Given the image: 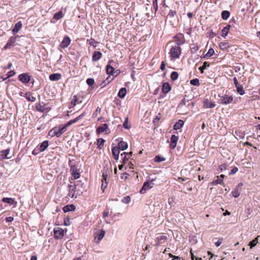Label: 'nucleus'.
<instances>
[{
	"instance_id": "f257e3e1",
	"label": "nucleus",
	"mask_w": 260,
	"mask_h": 260,
	"mask_svg": "<svg viewBox=\"0 0 260 260\" xmlns=\"http://www.w3.org/2000/svg\"><path fill=\"white\" fill-rule=\"evenodd\" d=\"M181 53V49L180 46H172L169 53L171 60H175L176 59L179 58Z\"/></svg>"
},
{
	"instance_id": "f03ea898",
	"label": "nucleus",
	"mask_w": 260,
	"mask_h": 260,
	"mask_svg": "<svg viewBox=\"0 0 260 260\" xmlns=\"http://www.w3.org/2000/svg\"><path fill=\"white\" fill-rule=\"evenodd\" d=\"M49 103H45L44 102H39L36 103V110L41 113H44L46 111H50L51 110V107L49 106Z\"/></svg>"
},
{
	"instance_id": "7ed1b4c3",
	"label": "nucleus",
	"mask_w": 260,
	"mask_h": 260,
	"mask_svg": "<svg viewBox=\"0 0 260 260\" xmlns=\"http://www.w3.org/2000/svg\"><path fill=\"white\" fill-rule=\"evenodd\" d=\"M234 100L232 95L224 94L220 96V103L222 105H228L233 102Z\"/></svg>"
},
{
	"instance_id": "20e7f679",
	"label": "nucleus",
	"mask_w": 260,
	"mask_h": 260,
	"mask_svg": "<svg viewBox=\"0 0 260 260\" xmlns=\"http://www.w3.org/2000/svg\"><path fill=\"white\" fill-rule=\"evenodd\" d=\"M81 182V181H78L77 182V183L74 184V185L71 184L68 185V189H69V193L68 196L71 198H73L75 197V192L76 191V188L77 186L79 185V183Z\"/></svg>"
},
{
	"instance_id": "39448f33",
	"label": "nucleus",
	"mask_w": 260,
	"mask_h": 260,
	"mask_svg": "<svg viewBox=\"0 0 260 260\" xmlns=\"http://www.w3.org/2000/svg\"><path fill=\"white\" fill-rule=\"evenodd\" d=\"M64 236V231L60 228H56L54 230V236L56 239H61Z\"/></svg>"
},
{
	"instance_id": "423d86ee",
	"label": "nucleus",
	"mask_w": 260,
	"mask_h": 260,
	"mask_svg": "<svg viewBox=\"0 0 260 260\" xmlns=\"http://www.w3.org/2000/svg\"><path fill=\"white\" fill-rule=\"evenodd\" d=\"M174 39L176 40V45L178 46L183 44L185 42L184 36L182 34H179L174 37Z\"/></svg>"
},
{
	"instance_id": "0eeeda50",
	"label": "nucleus",
	"mask_w": 260,
	"mask_h": 260,
	"mask_svg": "<svg viewBox=\"0 0 260 260\" xmlns=\"http://www.w3.org/2000/svg\"><path fill=\"white\" fill-rule=\"evenodd\" d=\"M18 79L22 83L27 84L30 81V76L27 73H23L18 76Z\"/></svg>"
},
{
	"instance_id": "6e6552de",
	"label": "nucleus",
	"mask_w": 260,
	"mask_h": 260,
	"mask_svg": "<svg viewBox=\"0 0 260 260\" xmlns=\"http://www.w3.org/2000/svg\"><path fill=\"white\" fill-rule=\"evenodd\" d=\"M16 37H13V36L9 38L7 44L4 47V49L6 50V49H10L11 47H13L14 46V44L16 42Z\"/></svg>"
},
{
	"instance_id": "1a4fd4ad",
	"label": "nucleus",
	"mask_w": 260,
	"mask_h": 260,
	"mask_svg": "<svg viewBox=\"0 0 260 260\" xmlns=\"http://www.w3.org/2000/svg\"><path fill=\"white\" fill-rule=\"evenodd\" d=\"M168 17L172 19L171 21H172V25H174V22H178V17L177 16V13L176 11L171 10L168 15Z\"/></svg>"
},
{
	"instance_id": "9d476101",
	"label": "nucleus",
	"mask_w": 260,
	"mask_h": 260,
	"mask_svg": "<svg viewBox=\"0 0 260 260\" xmlns=\"http://www.w3.org/2000/svg\"><path fill=\"white\" fill-rule=\"evenodd\" d=\"M243 186L242 183H240L234 188V190L232 192V196L235 198H238L241 193V187Z\"/></svg>"
},
{
	"instance_id": "9b49d317",
	"label": "nucleus",
	"mask_w": 260,
	"mask_h": 260,
	"mask_svg": "<svg viewBox=\"0 0 260 260\" xmlns=\"http://www.w3.org/2000/svg\"><path fill=\"white\" fill-rule=\"evenodd\" d=\"M71 39L68 36H66L64 37L63 40L61 42L59 46L61 48H67L70 44L71 43Z\"/></svg>"
},
{
	"instance_id": "f8f14e48",
	"label": "nucleus",
	"mask_w": 260,
	"mask_h": 260,
	"mask_svg": "<svg viewBox=\"0 0 260 260\" xmlns=\"http://www.w3.org/2000/svg\"><path fill=\"white\" fill-rule=\"evenodd\" d=\"M71 172L75 179H78L80 176V173L78 172V170L75 166H71Z\"/></svg>"
},
{
	"instance_id": "ddd939ff",
	"label": "nucleus",
	"mask_w": 260,
	"mask_h": 260,
	"mask_svg": "<svg viewBox=\"0 0 260 260\" xmlns=\"http://www.w3.org/2000/svg\"><path fill=\"white\" fill-rule=\"evenodd\" d=\"M63 16V15L62 13V11H60L54 14L53 18L51 20V22L55 23L56 20H58L62 18Z\"/></svg>"
},
{
	"instance_id": "4468645a",
	"label": "nucleus",
	"mask_w": 260,
	"mask_h": 260,
	"mask_svg": "<svg viewBox=\"0 0 260 260\" xmlns=\"http://www.w3.org/2000/svg\"><path fill=\"white\" fill-rule=\"evenodd\" d=\"M119 150H124L128 147V144L127 142L121 140L118 142V145L116 146Z\"/></svg>"
},
{
	"instance_id": "2eb2a0df",
	"label": "nucleus",
	"mask_w": 260,
	"mask_h": 260,
	"mask_svg": "<svg viewBox=\"0 0 260 260\" xmlns=\"http://www.w3.org/2000/svg\"><path fill=\"white\" fill-rule=\"evenodd\" d=\"M56 128L57 137H59L63 133L67 131V127L64 125H60L59 127H55Z\"/></svg>"
},
{
	"instance_id": "dca6fc26",
	"label": "nucleus",
	"mask_w": 260,
	"mask_h": 260,
	"mask_svg": "<svg viewBox=\"0 0 260 260\" xmlns=\"http://www.w3.org/2000/svg\"><path fill=\"white\" fill-rule=\"evenodd\" d=\"M102 57V53L98 51H95L93 53V55L92 56V60L93 61H96L100 60Z\"/></svg>"
},
{
	"instance_id": "f3484780",
	"label": "nucleus",
	"mask_w": 260,
	"mask_h": 260,
	"mask_svg": "<svg viewBox=\"0 0 260 260\" xmlns=\"http://www.w3.org/2000/svg\"><path fill=\"white\" fill-rule=\"evenodd\" d=\"M178 137L175 135H173L171 138L170 147L174 149L176 147Z\"/></svg>"
},
{
	"instance_id": "a211bd4d",
	"label": "nucleus",
	"mask_w": 260,
	"mask_h": 260,
	"mask_svg": "<svg viewBox=\"0 0 260 260\" xmlns=\"http://www.w3.org/2000/svg\"><path fill=\"white\" fill-rule=\"evenodd\" d=\"M105 235V231L104 230H102L100 233L99 234H98L96 236H95L94 240L96 243H99L104 238Z\"/></svg>"
},
{
	"instance_id": "6ab92c4d",
	"label": "nucleus",
	"mask_w": 260,
	"mask_h": 260,
	"mask_svg": "<svg viewBox=\"0 0 260 260\" xmlns=\"http://www.w3.org/2000/svg\"><path fill=\"white\" fill-rule=\"evenodd\" d=\"M108 130V126L107 124H103L96 128V133L100 134L104 132H107Z\"/></svg>"
},
{
	"instance_id": "aec40b11",
	"label": "nucleus",
	"mask_w": 260,
	"mask_h": 260,
	"mask_svg": "<svg viewBox=\"0 0 260 260\" xmlns=\"http://www.w3.org/2000/svg\"><path fill=\"white\" fill-rule=\"evenodd\" d=\"M76 209V207L73 204L67 205L63 207V211L64 213H67L69 211H74Z\"/></svg>"
},
{
	"instance_id": "412c9836",
	"label": "nucleus",
	"mask_w": 260,
	"mask_h": 260,
	"mask_svg": "<svg viewBox=\"0 0 260 260\" xmlns=\"http://www.w3.org/2000/svg\"><path fill=\"white\" fill-rule=\"evenodd\" d=\"M61 74L59 73H53L49 75V79L52 81H56L60 79Z\"/></svg>"
},
{
	"instance_id": "4be33fe9",
	"label": "nucleus",
	"mask_w": 260,
	"mask_h": 260,
	"mask_svg": "<svg viewBox=\"0 0 260 260\" xmlns=\"http://www.w3.org/2000/svg\"><path fill=\"white\" fill-rule=\"evenodd\" d=\"M214 102H210L208 99H206L204 101V107L206 108H212L215 106Z\"/></svg>"
},
{
	"instance_id": "5701e85b",
	"label": "nucleus",
	"mask_w": 260,
	"mask_h": 260,
	"mask_svg": "<svg viewBox=\"0 0 260 260\" xmlns=\"http://www.w3.org/2000/svg\"><path fill=\"white\" fill-rule=\"evenodd\" d=\"M231 27H232V25L230 24H229V25H227L224 27H223V28L221 30L222 34H221V36L222 37L225 38L228 34L230 29Z\"/></svg>"
},
{
	"instance_id": "b1692460",
	"label": "nucleus",
	"mask_w": 260,
	"mask_h": 260,
	"mask_svg": "<svg viewBox=\"0 0 260 260\" xmlns=\"http://www.w3.org/2000/svg\"><path fill=\"white\" fill-rule=\"evenodd\" d=\"M22 24L21 21L17 22L15 24L14 27L12 29V32L14 34L18 32L21 28Z\"/></svg>"
},
{
	"instance_id": "393cba45",
	"label": "nucleus",
	"mask_w": 260,
	"mask_h": 260,
	"mask_svg": "<svg viewBox=\"0 0 260 260\" xmlns=\"http://www.w3.org/2000/svg\"><path fill=\"white\" fill-rule=\"evenodd\" d=\"M171 88V86L168 83H164L162 86V91L165 94H166L170 91Z\"/></svg>"
},
{
	"instance_id": "a878e982",
	"label": "nucleus",
	"mask_w": 260,
	"mask_h": 260,
	"mask_svg": "<svg viewBox=\"0 0 260 260\" xmlns=\"http://www.w3.org/2000/svg\"><path fill=\"white\" fill-rule=\"evenodd\" d=\"M48 147V141L46 140L43 141L39 146V151H44Z\"/></svg>"
},
{
	"instance_id": "bb28decb",
	"label": "nucleus",
	"mask_w": 260,
	"mask_h": 260,
	"mask_svg": "<svg viewBox=\"0 0 260 260\" xmlns=\"http://www.w3.org/2000/svg\"><path fill=\"white\" fill-rule=\"evenodd\" d=\"M184 121L182 120H179L173 126V128L175 130H178L183 127L184 125Z\"/></svg>"
},
{
	"instance_id": "cd10ccee",
	"label": "nucleus",
	"mask_w": 260,
	"mask_h": 260,
	"mask_svg": "<svg viewBox=\"0 0 260 260\" xmlns=\"http://www.w3.org/2000/svg\"><path fill=\"white\" fill-rule=\"evenodd\" d=\"M148 178L149 179H147V189L152 188L153 185L156 184L155 179H150V177H148Z\"/></svg>"
},
{
	"instance_id": "c85d7f7f",
	"label": "nucleus",
	"mask_w": 260,
	"mask_h": 260,
	"mask_svg": "<svg viewBox=\"0 0 260 260\" xmlns=\"http://www.w3.org/2000/svg\"><path fill=\"white\" fill-rule=\"evenodd\" d=\"M133 152L131 151L129 153L123 152L120 154V156L122 159V162L123 164H125L127 161V155H132Z\"/></svg>"
},
{
	"instance_id": "c756f323",
	"label": "nucleus",
	"mask_w": 260,
	"mask_h": 260,
	"mask_svg": "<svg viewBox=\"0 0 260 260\" xmlns=\"http://www.w3.org/2000/svg\"><path fill=\"white\" fill-rule=\"evenodd\" d=\"M126 93V89L125 87L121 88L118 93V96L120 98H124Z\"/></svg>"
},
{
	"instance_id": "7c9ffc66",
	"label": "nucleus",
	"mask_w": 260,
	"mask_h": 260,
	"mask_svg": "<svg viewBox=\"0 0 260 260\" xmlns=\"http://www.w3.org/2000/svg\"><path fill=\"white\" fill-rule=\"evenodd\" d=\"M4 203H7L10 205H13L15 202L14 200L11 198H3L2 200Z\"/></svg>"
},
{
	"instance_id": "2f4dec72",
	"label": "nucleus",
	"mask_w": 260,
	"mask_h": 260,
	"mask_svg": "<svg viewBox=\"0 0 260 260\" xmlns=\"http://www.w3.org/2000/svg\"><path fill=\"white\" fill-rule=\"evenodd\" d=\"M114 70H115V69L113 67H112L110 64L107 65L106 72H107V74L114 75Z\"/></svg>"
},
{
	"instance_id": "473e14b6",
	"label": "nucleus",
	"mask_w": 260,
	"mask_h": 260,
	"mask_svg": "<svg viewBox=\"0 0 260 260\" xmlns=\"http://www.w3.org/2000/svg\"><path fill=\"white\" fill-rule=\"evenodd\" d=\"M219 46L221 50H226L230 46V44L228 42H221Z\"/></svg>"
},
{
	"instance_id": "72a5a7b5",
	"label": "nucleus",
	"mask_w": 260,
	"mask_h": 260,
	"mask_svg": "<svg viewBox=\"0 0 260 260\" xmlns=\"http://www.w3.org/2000/svg\"><path fill=\"white\" fill-rule=\"evenodd\" d=\"M221 17L223 20H226L230 16V13L229 11L224 10L221 12Z\"/></svg>"
},
{
	"instance_id": "f704fd0d",
	"label": "nucleus",
	"mask_w": 260,
	"mask_h": 260,
	"mask_svg": "<svg viewBox=\"0 0 260 260\" xmlns=\"http://www.w3.org/2000/svg\"><path fill=\"white\" fill-rule=\"evenodd\" d=\"M105 140L103 138H99L97 140V145L98 148L100 149H101L104 146V144L105 142Z\"/></svg>"
},
{
	"instance_id": "c9c22d12",
	"label": "nucleus",
	"mask_w": 260,
	"mask_h": 260,
	"mask_svg": "<svg viewBox=\"0 0 260 260\" xmlns=\"http://www.w3.org/2000/svg\"><path fill=\"white\" fill-rule=\"evenodd\" d=\"M25 98L28 101L34 102L36 99L35 97L31 96L30 92H26L25 93Z\"/></svg>"
},
{
	"instance_id": "e433bc0d",
	"label": "nucleus",
	"mask_w": 260,
	"mask_h": 260,
	"mask_svg": "<svg viewBox=\"0 0 260 260\" xmlns=\"http://www.w3.org/2000/svg\"><path fill=\"white\" fill-rule=\"evenodd\" d=\"M237 91L240 95H243L245 93L244 90L243 89V87L242 85L240 84L238 86H236Z\"/></svg>"
},
{
	"instance_id": "4c0bfd02",
	"label": "nucleus",
	"mask_w": 260,
	"mask_h": 260,
	"mask_svg": "<svg viewBox=\"0 0 260 260\" xmlns=\"http://www.w3.org/2000/svg\"><path fill=\"white\" fill-rule=\"evenodd\" d=\"M210 63L208 62L205 61L203 63V64L202 66L199 67V70L200 71L201 73H203L204 72V70L206 69L207 67H209Z\"/></svg>"
},
{
	"instance_id": "58836bf2",
	"label": "nucleus",
	"mask_w": 260,
	"mask_h": 260,
	"mask_svg": "<svg viewBox=\"0 0 260 260\" xmlns=\"http://www.w3.org/2000/svg\"><path fill=\"white\" fill-rule=\"evenodd\" d=\"M10 152V149H7L6 150H3L1 151V153H2V155L4 156L3 158H10V157L8 156Z\"/></svg>"
},
{
	"instance_id": "ea45409f",
	"label": "nucleus",
	"mask_w": 260,
	"mask_h": 260,
	"mask_svg": "<svg viewBox=\"0 0 260 260\" xmlns=\"http://www.w3.org/2000/svg\"><path fill=\"white\" fill-rule=\"evenodd\" d=\"M213 185H216L217 184H221L224 186L223 180L219 178V176H217V179L213 182Z\"/></svg>"
},
{
	"instance_id": "a19ab883",
	"label": "nucleus",
	"mask_w": 260,
	"mask_h": 260,
	"mask_svg": "<svg viewBox=\"0 0 260 260\" xmlns=\"http://www.w3.org/2000/svg\"><path fill=\"white\" fill-rule=\"evenodd\" d=\"M259 236H258L257 237H256L255 239L252 240L251 241H250L248 244L249 246H250V248L251 249L253 247H254L257 242L258 238Z\"/></svg>"
},
{
	"instance_id": "79ce46f5",
	"label": "nucleus",
	"mask_w": 260,
	"mask_h": 260,
	"mask_svg": "<svg viewBox=\"0 0 260 260\" xmlns=\"http://www.w3.org/2000/svg\"><path fill=\"white\" fill-rule=\"evenodd\" d=\"M190 84L194 86H199L200 84V81L198 79L196 78L190 81Z\"/></svg>"
},
{
	"instance_id": "37998d69",
	"label": "nucleus",
	"mask_w": 260,
	"mask_h": 260,
	"mask_svg": "<svg viewBox=\"0 0 260 260\" xmlns=\"http://www.w3.org/2000/svg\"><path fill=\"white\" fill-rule=\"evenodd\" d=\"M48 135L50 136L51 137H53L56 136L57 137L56 128H52L49 132Z\"/></svg>"
},
{
	"instance_id": "c03bdc74",
	"label": "nucleus",
	"mask_w": 260,
	"mask_h": 260,
	"mask_svg": "<svg viewBox=\"0 0 260 260\" xmlns=\"http://www.w3.org/2000/svg\"><path fill=\"white\" fill-rule=\"evenodd\" d=\"M178 78V73L177 72L173 71L171 74V79L173 81L176 80Z\"/></svg>"
},
{
	"instance_id": "a18cd8bd",
	"label": "nucleus",
	"mask_w": 260,
	"mask_h": 260,
	"mask_svg": "<svg viewBox=\"0 0 260 260\" xmlns=\"http://www.w3.org/2000/svg\"><path fill=\"white\" fill-rule=\"evenodd\" d=\"M165 160H166V158H165L164 157H161L159 155H156L154 157V161L157 162H162V161H165Z\"/></svg>"
},
{
	"instance_id": "49530a36",
	"label": "nucleus",
	"mask_w": 260,
	"mask_h": 260,
	"mask_svg": "<svg viewBox=\"0 0 260 260\" xmlns=\"http://www.w3.org/2000/svg\"><path fill=\"white\" fill-rule=\"evenodd\" d=\"M131 197L129 196H127L123 197L122 199L121 202L123 203L127 204H128L131 202Z\"/></svg>"
},
{
	"instance_id": "de8ad7c7",
	"label": "nucleus",
	"mask_w": 260,
	"mask_h": 260,
	"mask_svg": "<svg viewBox=\"0 0 260 260\" xmlns=\"http://www.w3.org/2000/svg\"><path fill=\"white\" fill-rule=\"evenodd\" d=\"M86 83L89 86H92L94 83V80L93 78H88L86 80Z\"/></svg>"
},
{
	"instance_id": "09e8293b",
	"label": "nucleus",
	"mask_w": 260,
	"mask_h": 260,
	"mask_svg": "<svg viewBox=\"0 0 260 260\" xmlns=\"http://www.w3.org/2000/svg\"><path fill=\"white\" fill-rule=\"evenodd\" d=\"M146 191V181H145L143 183V186L142 188L141 189L140 192L141 194H143L145 193Z\"/></svg>"
},
{
	"instance_id": "8fccbe9b",
	"label": "nucleus",
	"mask_w": 260,
	"mask_h": 260,
	"mask_svg": "<svg viewBox=\"0 0 260 260\" xmlns=\"http://www.w3.org/2000/svg\"><path fill=\"white\" fill-rule=\"evenodd\" d=\"M112 153L113 155L118 153L119 154L120 150L117 148V147H113L112 148Z\"/></svg>"
},
{
	"instance_id": "3c124183",
	"label": "nucleus",
	"mask_w": 260,
	"mask_h": 260,
	"mask_svg": "<svg viewBox=\"0 0 260 260\" xmlns=\"http://www.w3.org/2000/svg\"><path fill=\"white\" fill-rule=\"evenodd\" d=\"M199 49V48L198 45H193V46L190 48L191 52L192 53H195Z\"/></svg>"
},
{
	"instance_id": "603ef678",
	"label": "nucleus",
	"mask_w": 260,
	"mask_h": 260,
	"mask_svg": "<svg viewBox=\"0 0 260 260\" xmlns=\"http://www.w3.org/2000/svg\"><path fill=\"white\" fill-rule=\"evenodd\" d=\"M214 53V51L212 48H210L209 49L207 53L206 54V56L208 57H211L213 55Z\"/></svg>"
},
{
	"instance_id": "864d4df0",
	"label": "nucleus",
	"mask_w": 260,
	"mask_h": 260,
	"mask_svg": "<svg viewBox=\"0 0 260 260\" xmlns=\"http://www.w3.org/2000/svg\"><path fill=\"white\" fill-rule=\"evenodd\" d=\"M123 126L125 129H129L130 128V126L128 124V118H126L125 121L123 124Z\"/></svg>"
},
{
	"instance_id": "5fc2aeb1",
	"label": "nucleus",
	"mask_w": 260,
	"mask_h": 260,
	"mask_svg": "<svg viewBox=\"0 0 260 260\" xmlns=\"http://www.w3.org/2000/svg\"><path fill=\"white\" fill-rule=\"evenodd\" d=\"M238 171V169L237 167H234L231 170V171L229 172V174L230 175H234L237 172V171Z\"/></svg>"
},
{
	"instance_id": "6e6d98bb",
	"label": "nucleus",
	"mask_w": 260,
	"mask_h": 260,
	"mask_svg": "<svg viewBox=\"0 0 260 260\" xmlns=\"http://www.w3.org/2000/svg\"><path fill=\"white\" fill-rule=\"evenodd\" d=\"M101 109L99 107H98L95 111L93 114L92 117H96L98 115L99 113H100L101 112Z\"/></svg>"
},
{
	"instance_id": "4d7b16f0",
	"label": "nucleus",
	"mask_w": 260,
	"mask_h": 260,
	"mask_svg": "<svg viewBox=\"0 0 260 260\" xmlns=\"http://www.w3.org/2000/svg\"><path fill=\"white\" fill-rule=\"evenodd\" d=\"M168 203L171 206H174L175 204L174 199L173 198H169L168 199Z\"/></svg>"
},
{
	"instance_id": "13d9d810",
	"label": "nucleus",
	"mask_w": 260,
	"mask_h": 260,
	"mask_svg": "<svg viewBox=\"0 0 260 260\" xmlns=\"http://www.w3.org/2000/svg\"><path fill=\"white\" fill-rule=\"evenodd\" d=\"M96 43V42L95 41V40L94 39H92V38H91L89 40V44L91 45V46H93L94 47H95L96 46L95 45V44Z\"/></svg>"
},
{
	"instance_id": "bf43d9fd",
	"label": "nucleus",
	"mask_w": 260,
	"mask_h": 260,
	"mask_svg": "<svg viewBox=\"0 0 260 260\" xmlns=\"http://www.w3.org/2000/svg\"><path fill=\"white\" fill-rule=\"evenodd\" d=\"M15 74V72L14 71H10L7 74V78H10L13 77Z\"/></svg>"
},
{
	"instance_id": "052dcab7",
	"label": "nucleus",
	"mask_w": 260,
	"mask_h": 260,
	"mask_svg": "<svg viewBox=\"0 0 260 260\" xmlns=\"http://www.w3.org/2000/svg\"><path fill=\"white\" fill-rule=\"evenodd\" d=\"M77 101H78V99H77V96L74 95L73 96V99H72V101L71 102L72 104H73L74 106H75L77 104Z\"/></svg>"
},
{
	"instance_id": "680f3d73",
	"label": "nucleus",
	"mask_w": 260,
	"mask_h": 260,
	"mask_svg": "<svg viewBox=\"0 0 260 260\" xmlns=\"http://www.w3.org/2000/svg\"><path fill=\"white\" fill-rule=\"evenodd\" d=\"M75 120L74 119H72V120H70L68 122V123L67 124H66L65 126L67 127L70 125H71L72 124L76 123Z\"/></svg>"
},
{
	"instance_id": "e2e57ef3",
	"label": "nucleus",
	"mask_w": 260,
	"mask_h": 260,
	"mask_svg": "<svg viewBox=\"0 0 260 260\" xmlns=\"http://www.w3.org/2000/svg\"><path fill=\"white\" fill-rule=\"evenodd\" d=\"M159 115H160V114L159 113V114H158V115H157V116H156V117L153 119V122L155 124H156V123L157 122H158V121H159V119H160V117L159 116Z\"/></svg>"
},
{
	"instance_id": "0e129e2a",
	"label": "nucleus",
	"mask_w": 260,
	"mask_h": 260,
	"mask_svg": "<svg viewBox=\"0 0 260 260\" xmlns=\"http://www.w3.org/2000/svg\"><path fill=\"white\" fill-rule=\"evenodd\" d=\"M170 256L172 257V260H180V257L178 256H175L172 254H170Z\"/></svg>"
},
{
	"instance_id": "69168bd1",
	"label": "nucleus",
	"mask_w": 260,
	"mask_h": 260,
	"mask_svg": "<svg viewBox=\"0 0 260 260\" xmlns=\"http://www.w3.org/2000/svg\"><path fill=\"white\" fill-rule=\"evenodd\" d=\"M84 115V113H82V114L80 115L79 116H78L77 117H76V118L74 119V120H75V122H77L78 120H80Z\"/></svg>"
},
{
	"instance_id": "338daca9",
	"label": "nucleus",
	"mask_w": 260,
	"mask_h": 260,
	"mask_svg": "<svg viewBox=\"0 0 260 260\" xmlns=\"http://www.w3.org/2000/svg\"><path fill=\"white\" fill-rule=\"evenodd\" d=\"M233 81H234V83L235 85V87L238 86L239 85H240V84L238 82V81L237 79V78L236 77H235L234 78H233Z\"/></svg>"
},
{
	"instance_id": "774afa93",
	"label": "nucleus",
	"mask_w": 260,
	"mask_h": 260,
	"mask_svg": "<svg viewBox=\"0 0 260 260\" xmlns=\"http://www.w3.org/2000/svg\"><path fill=\"white\" fill-rule=\"evenodd\" d=\"M222 239H219L217 242H215V245L216 247H218L220 245V244H221L222 243Z\"/></svg>"
}]
</instances>
